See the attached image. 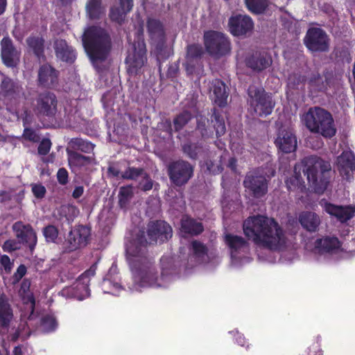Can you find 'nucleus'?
Returning a JSON list of instances; mask_svg holds the SVG:
<instances>
[{
	"label": "nucleus",
	"instance_id": "6ab92c4d",
	"mask_svg": "<svg viewBox=\"0 0 355 355\" xmlns=\"http://www.w3.org/2000/svg\"><path fill=\"white\" fill-rule=\"evenodd\" d=\"M149 244L159 242L162 243L172 237L171 227L164 220L150 221L147 230Z\"/></svg>",
	"mask_w": 355,
	"mask_h": 355
},
{
	"label": "nucleus",
	"instance_id": "338daca9",
	"mask_svg": "<svg viewBox=\"0 0 355 355\" xmlns=\"http://www.w3.org/2000/svg\"><path fill=\"white\" fill-rule=\"evenodd\" d=\"M281 25L287 31H290L293 27V21L288 15H282L280 17Z\"/></svg>",
	"mask_w": 355,
	"mask_h": 355
},
{
	"label": "nucleus",
	"instance_id": "de8ad7c7",
	"mask_svg": "<svg viewBox=\"0 0 355 355\" xmlns=\"http://www.w3.org/2000/svg\"><path fill=\"white\" fill-rule=\"evenodd\" d=\"M204 54L202 46L199 44H192L187 46L186 60L188 62H193L199 60Z\"/></svg>",
	"mask_w": 355,
	"mask_h": 355
},
{
	"label": "nucleus",
	"instance_id": "c03bdc74",
	"mask_svg": "<svg viewBox=\"0 0 355 355\" xmlns=\"http://www.w3.org/2000/svg\"><path fill=\"white\" fill-rule=\"evenodd\" d=\"M201 146L189 141L181 146L182 151L186 157L191 160H197L201 149Z\"/></svg>",
	"mask_w": 355,
	"mask_h": 355
},
{
	"label": "nucleus",
	"instance_id": "f03ea898",
	"mask_svg": "<svg viewBox=\"0 0 355 355\" xmlns=\"http://www.w3.org/2000/svg\"><path fill=\"white\" fill-rule=\"evenodd\" d=\"M149 243L145 232L139 230L132 234L125 243V255L132 270L135 273V284L139 280L144 285H153L148 280V275H154L153 259L148 255L147 245Z\"/></svg>",
	"mask_w": 355,
	"mask_h": 355
},
{
	"label": "nucleus",
	"instance_id": "7ed1b4c3",
	"mask_svg": "<svg viewBox=\"0 0 355 355\" xmlns=\"http://www.w3.org/2000/svg\"><path fill=\"white\" fill-rule=\"evenodd\" d=\"M82 42L93 67L98 72L103 71L112 49L108 31L99 26H88L82 35Z\"/></svg>",
	"mask_w": 355,
	"mask_h": 355
},
{
	"label": "nucleus",
	"instance_id": "13d9d810",
	"mask_svg": "<svg viewBox=\"0 0 355 355\" xmlns=\"http://www.w3.org/2000/svg\"><path fill=\"white\" fill-rule=\"evenodd\" d=\"M43 234L47 242H55L58 236V230L53 225H49L43 228Z\"/></svg>",
	"mask_w": 355,
	"mask_h": 355
},
{
	"label": "nucleus",
	"instance_id": "603ef678",
	"mask_svg": "<svg viewBox=\"0 0 355 355\" xmlns=\"http://www.w3.org/2000/svg\"><path fill=\"white\" fill-rule=\"evenodd\" d=\"M146 171L143 168H136L133 166H128L124 172L121 173V178L124 180H136L139 177L141 178Z\"/></svg>",
	"mask_w": 355,
	"mask_h": 355
},
{
	"label": "nucleus",
	"instance_id": "c85d7f7f",
	"mask_svg": "<svg viewBox=\"0 0 355 355\" xmlns=\"http://www.w3.org/2000/svg\"><path fill=\"white\" fill-rule=\"evenodd\" d=\"M181 232L191 236H196L202 234L205 227L202 222L188 215H184L180 220Z\"/></svg>",
	"mask_w": 355,
	"mask_h": 355
},
{
	"label": "nucleus",
	"instance_id": "58836bf2",
	"mask_svg": "<svg viewBox=\"0 0 355 355\" xmlns=\"http://www.w3.org/2000/svg\"><path fill=\"white\" fill-rule=\"evenodd\" d=\"M30 286V281L28 279H24L21 284V286L19 291L20 295L23 297L24 302L27 304L28 309H31V313L28 317V320H33L35 317L34 309L35 304L33 295L32 294H27V293L29 291Z\"/></svg>",
	"mask_w": 355,
	"mask_h": 355
},
{
	"label": "nucleus",
	"instance_id": "9d476101",
	"mask_svg": "<svg viewBox=\"0 0 355 355\" xmlns=\"http://www.w3.org/2000/svg\"><path fill=\"white\" fill-rule=\"evenodd\" d=\"M58 103L53 92L45 91L38 94L33 110L38 118L53 121L58 112Z\"/></svg>",
	"mask_w": 355,
	"mask_h": 355
},
{
	"label": "nucleus",
	"instance_id": "0e129e2a",
	"mask_svg": "<svg viewBox=\"0 0 355 355\" xmlns=\"http://www.w3.org/2000/svg\"><path fill=\"white\" fill-rule=\"evenodd\" d=\"M26 273V267L21 264L12 276L13 283L18 282Z\"/></svg>",
	"mask_w": 355,
	"mask_h": 355
},
{
	"label": "nucleus",
	"instance_id": "a211bd4d",
	"mask_svg": "<svg viewBox=\"0 0 355 355\" xmlns=\"http://www.w3.org/2000/svg\"><path fill=\"white\" fill-rule=\"evenodd\" d=\"M230 33L234 36H250L254 29L252 18L246 15H235L228 21Z\"/></svg>",
	"mask_w": 355,
	"mask_h": 355
},
{
	"label": "nucleus",
	"instance_id": "4be33fe9",
	"mask_svg": "<svg viewBox=\"0 0 355 355\" xmlns=\"http://www.w3.org/2000/svg\"><path fill=\"white\" fill-rule=\"evenodd\" d=\"M279 150L284 153H291L296 150L297 146V137L292 130L280 128L275 141Z\"/></svg>",
	"mask_w": 355,
	"mask_h": 355
},
{
	"label": "nucleus",
	"instance_id": "f257e3e1",
	"mask_svg": "<svg viewBox=\"0 0 355 355\" xmlns=\"http://www.w3.org/2000/svg\"><path fill=\"white\" fill-rule=\"evenodd\" d=\"M243 226L244 234L249 239L265 248L277 250L285 246L284 232L273 218L258 215L248 218Z\"/></svg>",
	"mask_w": 355,
	"mask_h": 355
},
{
	"label": "nucleus",
	"instance_id": "a18cd8bd",
	"mask_svg": "<svg viewBox=\"0 0 355 355\" xmlns=\"http://www.w3.org/2000/svg\"><path fill=\"white\" fill-rule=\"evenodd\" d=\"M192 118V114L187 110H184L176 115L173 121L174 131L178 132L182 130Z\"/></svg>",
	"mask_w": 355,
	"mask_h": 355
},
{
	"label": "nucleus",
	"instance_id": "5701e85b",
	"mask_svg": "<svg viewBox=\"0 0 355 355\" xmlns=\"http://www.w3.org/2000/svg\"><path fill=\"white\" fill-rule=\"evenodd\" d=\"M68 163L73 173H79L87 166L96 164L94 153L85 155L75 151H67Z\"/></svg>",
	"mask_w": 355,
	"mask_h": 355
},
{
	"label": "nucleus",
	"instance_id": "423d86ee",
	"mask_svg": "<svg viewBox=\"0 0 355 355\" xmlns=\"http://www.w3.org/2000/svg\"><path fill=\"white\" fill-rule=\"evenodd\" d=\"M146 31L150 44L159 63V71H161V62L168 59L173 53L171 48L166 43L164 25L158 19L148 17L146 21Z\"/></svg>",
	"mask_w": 355,
	"mask_h": 355
},
{
	"label": "nucleus",
	"instance_id": "6e6d98bb",
	"mask_svg": "<svg viewBox=\"0 0 355 355\" xmlns=\"http://www.w3.org/2000/svg\"><path fill=\"white\" fill-rule=\"evenodd\" d=\"M193 253L198 258L204 259L207 255V248L202 243L198 241H193L191 243Z\"/></svg>",
	"mask_w": 355,
	"mask_h": 355
},
{
	"label": "nucleus",
	"instance_id": "412c9836",
	"mask_svg": "<svg viewBox=\"0 0 355 355\" xmlns=\"http://www.w3.org/2000/svg\"><path fill=\"white\" fill-rule=\"evenodd\" d=\"M60 72L49 63L40 66L37 71V85L47 89H54L58 85Z\"/></svg>",
	"mask_w": 355,
	"mask_h": 355
},
{
	"label": "nucleus",
	"instance_id": "1a4fd4ad",
	"mask_svg": "<svg viewBox=\"0 0 355 355\" xmlns=\"http://www.w3.org/2000/svg\"><path fill=\"white\" fill-rule=\"evenodd\" d=\"M204 44L207 53L216 59L230 53L231 42L224 33L216 31L205 32Z\"/></svg>",
	"mask_w": 355,
	"mask_h": 355
},
{
	"label": "nucleus",
	"instance_id": "864d4df0",
	"mask_svg": "<svg viewBox=\"0 0 355 355\" xmlns=\"http://www.w3.org/2000/svg\"><path fill=\"white\" fill-rule=\"evenodd\" d=\"M331 55L338 61H349V52L347 47L338 45L334 48Z\"/></svg>",
	"mask_w": 355,
	"mask_h": 355
},
{
	"label": "nucleus",
	"instance_id": "2eb2a0df",
	"mask_svg": "<svg viewBox=\"0 0 355 355\" xmlns=\"http://www.w3.org/2000/svg\"><path fill=\"white\" fill-rule=\"evenodd\" d=\"M319 205L331 217L335 218L343 224L347 223L355 216V205H335L325 198L321 199Z\"/></svg>",
	"mask_w": 355,
	"mask_h": 355
},
{
	"label": "nucleus",
	"instance_id": "f8f14e48",
	"mask_svg": "<svg viewBox=\"0 0 355 355\" xmlns=\"http://www.w3.org/2000/svg\"><path fill=\"white\" fill-rule=\"evenodd\" d=\"M194 166L182 159L172 161L167 166V174L171 182L176 187L187 184L193 176Z\"/></svg>",
	"mask_w": 355,
	"mask_h": 355
},
{
	"label": "nucleus",
	"instance_id": "0eeeda50",
	"mask_svg": "<svg viewBox=\"0 0 355 355\" xmlns=\"http://www.w3.org/2000/svg\"><path fill=\"white\" fill-rule=\"evenodd\" d=\"M160 263L162 269L160 278L158 279L155 276L156 272L154 269V275H148V280L150 282L153 280L154 284L153 285H150L149 284L144 285L139 282V283L135 284V289L138 290L139 287H145L148 286H156L157 287L164 286V283L171 281L173 277L180 274L181 267L182 266V261L180 259V257L164 256L160 259Z\"/></svg>",
	"mask_w": 355,
	"mask_h": 355
},
{
	"label": "nucleus",
	"instance_id": "3c124183",
	"mask_svg": "<svg viewBox=\"0 0 355 355\" xmlns=\"http://www.w3.org/2000/svg\"><path fill=\"white\" fill-rule=\"evenodd\" d=\"M212 117L214 119V128L216 130V135L217 137H220L223 135L226 132V128L223 117L214 109Z\"/></svg>",
	"mask_w": 355,
	"mask_h": 355
},
{
	"label": "nucleus",
	"instance_id": "ddd939ff",
	"mask_svg": "<svg viewBox=\"0 0 355 355\" xmlns=\"http://www.w3.org/2000/svg\"><path fill=\"white\" fill-rule=\"evenodd\" d=\"M268 182L269 179L263 170L257 168L246 174L243 186L253 198H261L268 193Z\"/></svg>",
	"mask_w": 355,
	"mask_h": 355
},
{
	"label": "nucleus",
	"instance_id": "9b49d317",
	"mask_svg": "<svg viewBox=\"0 0 355 355\" xmlns=\"http://www.w3.org/2000/svg\"><path fill=\"white\" fill-rule=\"evenodd\" d=\"M146 52V46L144 38L138 35L137 39L130 45L125 58L128 73L131 75L138 73L147 61Z\"/></svg>",
	"mask_w": 355,
	"mask_h": 355
},
{
	"label": "nucleus",
	"instance_id": "a878e982",
	"mask_svg": "<svg viewBox=\"0 0 355 355\" xmlns=\"http://www.w3.org/2000/svg\"><path fill=\"white\" fill-rule=\"evenodd\" d=\"M224 241L230 250L232 259H239L240 253L248 250V243L241 236L227 233L224 236Z\"/></svg>",
	"mask_w": 355,
	"mask_h": 355
},
{
	"label": "nucleus",
	"instance_id": "20e7f679",
	"mask_svg": "<svg viewBox=\"0 0 355 355\" xmlns=\"http://www.w3.org/2000/svg\"><path fill=\"white\" fill-rule=\"evenodd\" d=\"M299 164L313 191L318 194L323 193L330 182L332 173L330 162L311 155L304 157Z\"/></svg>",
	"mask_w": 355,
	"mask_h": 355
},
{
	"label": "nucleus",
	"instance_id": "ea45409f",
	"mask_svg": "<svg viewBox=\"0 0 355 355\" xmlns=\"http://www.w3.org/2000/svg\"><path fill=\"white\" fill-rule=\"evenodd\" d=\"M196 132L198 133L200 139L206 140L211 138L214 132L209 128V119L203 115H197L196 117Z\"/></svg>",
	"mask_w": 355,
	"mask_h": 355
},
{
	"label": "nucleus",
	"instance_id": "39448f33",
	"mask_svg": "<svg viewBox=\"0 0 355 355\" xmlns=\"http://www.w3.org/2000/svg\"><path fill=\"white\" fill-rule=\"evenodd\" d=\"M302 120L310 132L320 134L326 139H331L336 134L337 129L332 114L322 107H310L302 115Z\"/></svg>",
	"mask_w": 355,
	"mask_h": 355
},
{
	"label": "nucleus",
	"instance_id": "2f4dec72",
	"mask_svg": "<svg viewBox=\"0 0 355 355\" xmlns=\"http://www.w3.org/2000/svg\"><path fill=\"white\" fill-rule=\"evenodd\" d=\"M22 92L21 86L10 78L3 76L0 81V94L5 97L15 98Z\"/></svg>",
	"mask_w": 355,
	"mask_h": 355
},
{
	"label": "nucleus",
	"instance_id": "c756f323",
	"mask_svg": "<svg viewBox=\"0 0 355 355\" xmlns=\"http://www.w3.org/2000/svg\"><path fill=\"white\" fill-rule=\"evenodd\" d=\"M211 97L214 102L220 107H223L227 104L228 92L225 84L219 79L212 80L210 87Z\"/></svg>",
	"mask_w": 355,
	"mask_h": 355
},
{
	"label": "nucleus",
	"instance_id": "09e8293b",
	"mask_svg": "<svg viewBox=\"0 0 355 355\" xmlns=\"http://www.w3.org/2000/svg\"><path fill=\"white\" fill-rule=\"evenodd\" d=\"M58 327L55 318L50 315H46L40 319V329L44 333L53 331Z\"/></svg>",
	"mask_w": 355,
	"mask_h": 355
},
{
	"label": "nucleus",
	"instance_id": "e433bc0d",
	"mask_svg": "<svg viewBox=\"0 0 355 355\" xmlns=\"http://www.w3.org/2000/svg\"><path fill=\"white\" fill-rule=\"evenodd\" d=\"M85 10L86 15L90 20L100 19L105 11L102 0H87Z\"/></svg>",
	"mask_w": 355,
	"mask_h": 355
},
{
	"label": "nucleus",
	"instance_id": "680f3d73",
	"mask_svg": "<svg viewBox=\"0 0 355 355\" xmlns=\"http://www.w3.org/2000/svg\"><path fill=\"white\" fill-rule=\"evenodd\" d=\"M23 137L28 141L33 142H39L40 140V137L37 134V132L30 128H26L24 130V132Z\"/></svg>",
	"mask_w": 355,
	"mask_h": 355
},
{
	"label": "nucleus",
	"instance_id": "473e14b6",
	"mask_svg": "<svg viewBox=\"0 0 355 355\" xmlns=\"http://www.w3.org/2000/svg\"><path fill=\"white\" fill-rule=\"evenodd\" d=\"M28 48L39 61H44L46 55L44 54L45 40L38 35H31L26 40Z\"/></svg>",
	"mask_w": 355,
	"mask_h": 355
},
{
	"label": "nucleus",
	"instance_id": "393cba45",
	"mask_svg": "<svg viewBox=\"0 0 355 355\" xmlns=\"http://www.w3.org/2000/svg\"><path fill=\"white\" fill-rule=\"evenodd\" d=\"M12 229L19 242L26 244L33 251L37 243V236L34 230L30 225L24 226L19 222L15 223Z\"/></svg>",
	"mask_w": 355,
	"mask_h": 355
},
{
	"label": "nucleus",
	"instance_id": "4c0bfd02",
	"mask_svg": "<svg viewBox=\"0 0 355 355\" xmlns=\"http://www.w3.org/2000/svg\"><path fill=\"white\" fill-rule=\"evenodd\" d=\"M95 274V268L94 266H92L88 270L85 271L83 275H81L77 282L76 285L74 287L77 291H83V293H81L79 296H78V299L79 300H83L85 297H88L89 295V289L88 287V283L89 282V277L90 276H94Z\"/></svg>",
	"mask_w": 355,
	"mask_h": 355
},
{
	"label": "nucleus",
	"instance_id": "6e6552de",
	"mask_svg": "<svg viewBox=\"0 0 355 355\" xmlns=\"http://www.w3.org/2000/svg\"><path fill=\"white\" fill-rule=\"evenodd\" d=\"M248 94L250 107L257 116L266 117L272 112L276 103L271 93L263 87L250 85Z\"/></svg>",
	"mask_w": 355,
	"mask_h": 355
},
{
	"label": "nucleus",
	"instance_id": "dca6fc26",
	"mask_svg": "<svg viewBox=\"0 0 355 355\" xmlns=\"http://www.w3.org/2000/svg\"><path fill=\"white\" fill-rule=\"evenodd\" d=\"M90 229L78 225L72 229L64 243V252H71L87 245L90 236Z\"/></svg>",
	"mask_w": 355,
	"mask_h": 355
},
{
	"label": "nucleus",
	"instance_id": "c9c22d12",
	"mask_svg": "<svg viewBox=\"0 0 355 355\" xmlns=\"http://www.w3.org/2000/svg\"><path fill=\"white\" fill-rule=\"evenodd\" d=\"M95 144L85 140L82 138H72L68 143V147L66 151H75L77 153H83L85 154L92 155L95 148Z\"/></svg>",
	"mask_w": 355,
	"mask_h": 355
},
{
	"label": "nucleus",
	"instance_id": "4d7b16f0",
	"mask_svg": "<svg viewBox=\"0 0 355 355\" xmlns=\"http://www.w3.org/2000/svg\"><path fill=\"white\" fill-rule=\"evenodd\" d=\"M154 180L150 175L146 171L141 179L139 181L137 188L144 192L148 191L153 189Z\"/></svg>",
	"mask_w": 355,
	"mask_h": 355
},
{
	"label": "nucleus",
	"instance_id": "f704fd0d",
	"mask_svg": "<svg viewBox=\"0 0 355 355\" xmlns=\"http://www.w3.org/2000/svg\"><path fill=\"white\" fill-rule=\"evenodd\" d=\"M301 168L299 164L295 165L293 174L285 182L288 190L300 192H304L306 190V184L300 173Z\"/></svg>",
	"mask_w": 355,
	"mask_h": 355
},
{
	"label": "nucleus",
	"instance_id": "49530a36",
	"mask_svg": "<svg viewBox=\"0 0 355 355\" xmlns=\"http://www.w3.org/2000/svg\"><path fill=\"white\" fill-rule=\"evenodd\" d=\"M247 8L256 15L262 14L268 8V0H245Z\"/></svg>",
	"mask_w": 355,
	"mask_h": 355
},
{
	"label": "nucleus",
	"instance_id": "cd10ccee",
	"mask_svg": "<svg viewBox=\"0 0 355 355\" xmlns=\"http://www.w3.org/2000/svg\"><path fill=\"white\" fill-rule=\"evenodd\" d=\"M272 63L271 56L266 52H255L246 60V65L254 71L261 72Z\"/></svg>",
	"mask_w": 355,
	"mask_h": 355
},
{
	"label": "nucleus",
	"instance_id": "b1692460",
	"mask_svg": "<svg viewBox=\"0 0 355 355\" xmlns=\"http://www.w3.org/2000/svg\"><path fill=\"white\" fill-rule=\"evenodd\" d=\"M55 55L60 61L73 64L76 59L75 49L63 39H56L53 42Z\"/></svg>",
	"mask_w": 355,
	"mask_h": 355
},
{
	"label": "nucleus",
	"instance_id": "e2e57ef3",
	"mask_svg": "<svg viewBox=\"0 0 355 355\" xmlns=\"http://www.w3.org/2000/svg\"><path fill=\"white\" fill-rule=\"evenodd\" d=\"M107 173L110 177L118 178L120 175L121 176V173L123 172L121 171V168L119 167V164L114 163L109 165Z\"/></svg>",
	"mask_w": 355,
	"mask_h": 355
},
{
	"label": "nucleus",
	"instance_id": "69168bd1",
	"mask_svg": "<svg viewBox=\"0 0 355 355\" xmlns=\"http://www.w3.org/2000/svg\"><path fill=\"white\" fill-rule=\"evenodd\" d=\"M58 182L62 185H65L68 182V172L64 168H60L57 173Z\"/></svg>",
	"mask_w": 355,
	"mask_h": 355
},
{
	"label": "nucleus",
	"instance_id": "aec40b11",
	"mask_svg": "<svg viewBox=\"0 0 355 355\" xmlns=\"http://www.w3.org/2000/svg\"><path fill=\"white\" fill-rule=\"evenodd\" d=\"M336 168L342 178L351 181L355 177V155L351 150H345L337 157Z\"/></svg>",
	"mask_w": 355,
	"mask_h": 355
},
{
	"label": "nucleus",
	"instance_id": "37998d69",
	"mask_svg": "<svg viewBox=\"0 0 355 355\" xmlns=\"http://www.w3.org/2000/svg\"><path fill=\"white\" fill-rule=\"evenodd\" d=\"M133 196L134 193L132 191V187L131 185L121 187L119 189L118 195V204L119 207L126 210Z\"/></svg>",
	"mask_w": 355,
	"mask_h": 355
},
{
	"label": "nucleus",
	"instance_id": "bb28decb",
	"mask_svg": "<svg viewBox=\"0 0 355 355\" xmlns=\"http://www.w3.org/2000/svg\"><path fill=\"white\" fill-rule=\"evenodd\" d=\"M13 318L12 309L8 302V298L4 293L0 294V334H6L8 331L10 323Z\"/></svg>",
	"mask_w": 355,
	"mask_h": 355
},
{
	"label": "nucleus",
	"instance_id": "7c9ffc66",
	"mask_svg": "<svg viewBox=\"0 0 355 355\" xmlns=\"http://www.w3.org/2000/svg\"><path fill=\"white\" fill-rule=\"evenodd\" d=\"M299 222L302 227L309 232H316L321 223L320 217L313 211H302L299 215Z\"/></svg>",
	"mask_w": 355,
	"mask_h": 355
},
{
	"label": "nucleus",
	"instance_id": "bf43d9fd",
	"mask_svg": "<svg viewBox=\"0 0 355 355\" xmlns=\"http://www.w3.org/2000/svg\"><path fill=\"white\" fill-rule=\"evenodd\" d=\"M51 147V141L49 139H43L38 146V154L41 155H46L49 153Z\"/></svg>",
	"mask_w": 355,
	"mask_h": 355
},
{
	"label": "nucleus",
	"instance_id": "f3484780",
	"mask_svg": "<svg viewBox=\"0 0 355 355\" xmlns=\"http://www.w3.org/2000/svg\"><path fill=\"white\" fill-rule=\"evenodd\" d=\"M1 58L8 68H17L20 63L21 51L14 44L12 39L5 36L1 41Z\"/></svg>",
	"mask_w": 355,
	"mask_h": 355
},
{
	"label": "nucleus",
	"instance_id": "72a5a7b5",
	"mask_svg": "<svg viewBox=\"0 0 355 355\" xmlns=\"http://www.w3.org/2000/svg\"><path fill=\"white\" fill-rule=\"evenodd\" d=\"M340 242L338 239L334 236H325L318 239L315 242V248L318 252L333 253L340 248Z\"/></svg>",
	"mask_w": 355,
	"mask_h": 355
},
{
	"label": "nucleus",
	"instance_id": "052dcab7",
	"mask_svg": "<svg viewBox=\"0 0 355 355\" xmlns=\"http://www.w3.org/2000/svg\"><path fill=\"white\" fill-rule=\"evenodd\" d=\"M32 192L35 198L42 199L44 197L46 190L43 185L35 184L32 185Z\"/></svg>",
	"mask_w": 355,
	"mask_h": 355
},
{
	"label": "nucleus",
	"instance_id": "4468645a",
	"mask_svg": "<svg viewBox=\"0 0 355 355\" xmlns=\"http://www.w3.org/2000/svg\"><path fill=\"white\" fill-rule=\"evenodd\" d=\"M304 44L312 53H326L330 47V38L320 28H309L304 38Z\"/></svg>",
	"mask_w": 355,
	"mask_h": 355
},
{
	"label": "nucleus",
	"instance_id": "8fccbe9b",
	"mask_svg": "<svg viewBox=\"0 0 355 355\" xmlns=\"http://www.w3.org/2000/svg\"><path fill=\"white\" fill-rule=\"evenodd\" d=\"M130 10H126V8L119 4L118 7H114L110 9V17L112 21L121 24L125 19V15Z\"/></svg>",
	"mask_w": 355,
	"mask_h": 355
},
{
	"label": "nucleus",
	"instance_id": "5fc2aeb1",
	"mask_svg": "<svg viewBox=\"0 0 355 355\" xmlns=\"http://www.w3.org/2000/svg\"><path fill=\"white\" fill-rule=\"evenodd\" d=\"M306 81L304 76L300 73H292L288 77V86L291 89H298L300 85Z\"/></svg>",
	"mask_w": 355,
	"mask_h": 355
},
{
	"label": "nucleus",
	"instance_id": "79ce46f5",
	"mask_svg": "<svg viewBox=\"0 0 355 355\" xmlns=\"http://www.w3.org/2000/svg\"><path fill=\"white\" fill-rule=\"evenodd\" d=\"M225 159V153L216 156L215 158L213 159H207L205 163L207 171L212 175L221 173L223 171V163Z\"/></svg>",
	"mask_w": 355,
	"mask_h": 355
},
{
	"label": "nucleus",
	"instance_id": "a19ab883",
	"mask_svg": "<svg viewBox=\"0 0 355 355\" xmlns=\"http://www.w3.org/2000/svg\"><path fill=\"white\" fill-rule=\"evenodd\" d=\"M307 81L309 87L315 92H323L327 89V78L323 77L318 71L311 72Z\"/></svg>",
	"mask_w": 355,
	"mask_h": 355
},
{
	"label": "nucleus",
	"instance_id": "774afa93",
	"mask_svg": "<svg viewBox=\"0 0 355 355\" xmlns=\"http://www.w3.org/2000/svg\"><path fill=\"white\" fill-rule=\"evenodd\" d=\"M178 71H179L178 62L172 63L169 65V67L168 68L166 76L168 78H174L178 74Z\"/></svg>",
	"mask_w": 355,
	"mask_h": 355
}]
</instances>
